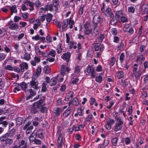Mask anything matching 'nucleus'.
<instances>
[{
  "label": "nucleus",
  "instance_id": "obj_8",
  "mask_svg": "<svg viewBox=\"0 0 148 148\" xmlns=\"http://www.w3.org/2000/svg\"><path fill=\"white\" fill-rule=\"evenodd\" d=\"M39 82L36 80H32L30 82L31 87L36 89L38 88Z\"/></svg>",
  "mask_w": 148,
  "mask_h": 148
},
{
  "label": "nucleus",
  "instance_id": "obj_37",
  "mask_svg": "<svg viewBox=\"0 0 148 148\" xmlns=\"http://www.w3.org/2000/svg\"><path fill=\"white\" fill-rule=\"evenodd\" d=\"M50 70V67L48 66H45L44 68L43 71L45 73H48Z\"/></svg>",
  "mask_w": 148,
  "mask_h": 148
},
{
  "label": "nucleus",
  "instance_id": "obj_41",
  "mask_svg": "<svg viewBox=\"0 0 148 148\" xmlns=\"http://www.w3.org/2000/svg\"><path fill=\"white\" fill-rule=\"evenodd\" d=\"M56 51L53 49H51V51H50L48 54H49V55H50L53 57H55L56 56Z\"/></svg>",
  "mask_w": 148,
  "mask_h": 148
},
{
  "label": "nucleus",
  "instance_id": "obj_14",
  "mask_svg": "<svg viewBox=\"0 0 148 148\" xmlns=\"http://www.w3.org/2000/svg\"><path fill=\"white\" fill-rule=\"evenodd\" d=\"M104 46L100 44H97L95 46V51L100 50L102 51L103 49Z\"/></svg>",
  "mask_w": 148,
  "mask_h": 148
},
{
  "label": "nucleus",
  "instance_id": "obj_56",
  "mask_svg": "<svg viewBox=\"0 0 148 148\" xmlns=\"http://www.w3.org/2000/svg\"><path fill=\"white\" fill-rule=\"evenodd\" d=\"M115 100H113L110 102V106H107V108L108 109H110L114 105V103H115Z\"/></svg>",
  "mask_w": 148,
  "mask_h": 148
},
{
  "label": "nucleus",
  "instance_id": "obj_12",
  "mask_svg": "<svg viewBox=\"0 0 148 148\" xmlns=\"http://www.w3.org/2000/svg\"><path fill=\"white\" fill-rule=\"evenodd\" d=\"M148 11V6L146 4L142 5L141 10V12L142 14H146Z\"/></svg>",
  "mask_w": 148,
  "mask_h": 148
},
{
  "label": "nucleus",
  "instance_id": "obj_22",
  "mask_svg": "<svg viewBox=\"0 0 148 148\" xmlns=\"http://www.w3.org/2000/svg\"><path fill=\"white\" fill-rule=\"evenodd\" d=\"M73 16L72 15L69 19V25L70 29H72L73 27V25L74 23V21L72 20Z\"/></svg>",
  "mask_w": 148,
  "mask_h": 148
},
{
  "label": "nucleus",
  "instance_id": "obj_17",
  "mask_svg": "<svg viewBox=\"0 0 148 148\" xmlns=\"http://www.w3.org/2000/svg\"><path fill=\"white\" fill-rule=\"evenodd\" d=\"M122 128V125L118 124L115 123L114 126V131L115 132H117L121 130Z\"/></svg>",
  "mask_w": 148,
  "mask_h": 148
},
{
  "label": "nucleus",
  "instance_id": "obj_9",
  "mask_svg": "<svg viewBox=\"0 0 148 148\" xmlns=\"http://www.w3.org/2000/svg\"><path fill=\"white\" fill-rule=\"evenodd\" d=\"M71 54L69 52L66 53H64L61 56V58L66 60V61L68 62L71 57Z\"/></svg>",
  "mask_w": 148,
  "mask_h": 148
},
{
  "label": "nucleus",
  "instance_id": "obj_18",
  "mask_svg": "<svg viewBox=\"0 0 148 148\" xmlns=\"http://www.w3.org/2000/svg\"><path fill=\"white\" fill-rule=\"evenodd\" d=\"M9 137L8 133H6L0 137V140L2 142L5 141Z\"/></svg>",
  "mask_w": 148,
  "mask_h": 148
},
{
  "label": "nucleus",
  "instance_id": "obj_36",
  "mask_svg": "<svg viewBox=\"0 0 148 148\" xmlns=\"http://www.w3.org/2000/svg\"><path fill=\"white\" fill-rule=\"evenodd\" d=\"M73 91H70L66 95V97L68 99H71L73 97Z\"/></svg>",
  "mask_w": 148,
  "mask_h": 148
},
{
  "label": "nucleus",
  "instance_id": "obj_47",
  "mask_svg": "<svg viewBox=\"0 0 148 148\" xmlns=\"http://www.w3.org/2000/svg\"><path fill=\"white\" fill-rule=\"evenodd\" d=\"M22 19L21 17L19 16H15L14 18V20L15 22H17L19 21L20 20Z\"/></svg>",
  "mask_w": 148,
  "mask_h": 148
},
{
  "label": "nucleus",
  "instance_id": "obj_60",
  "mask_svg": "<svg viewBox=\"0 0 148 148\" xmlns=\"http://www.w3.org/2000/svg\"><path fill=\"white\" fill-rule=\"evenodd\" d=\"M6 55L3 53H0V61H1L5 58Z\"/></svg>",
  "mask_w": 148,
  "mask_h": 148
},
{
  "label": "nucleus",
  "instance_id": "obj_21",
  "mask_svg": "<svg viewBox=\"0 0 148 148\" xmlns=\"http://www.w3.org/2000/svg\"><path fill=\"white\" fill-rule=\"evenodd\" d=\"M27 68L28 65L27 63L25 62H23L21 64V70L22 72H24L25 69H27Z\"/></svg>",
  "mask_w": 148,
  "mask_h": 148
},
{
  "label": "nucleus",
  "instance_id": "obj_15",
  "mask_svg": "<svg viewBox=\"0 0 148 148\" xmlns=\"http://www.w3.org/2000/svg\"><path fill=\"white\" fill-rule=\"evenodd\" d=\"M54 8L56 7H54V5H53L52 4L47 5L45 7V11L48 10L50 11H52L53 10Z\"/></svg>",
  "mask_w": 148,
  "mask_h": 148
},
{
  "label": "nucleus",
  "instance_id": "obj_25",
  "mask_svg": "<svg viewBox=\"0 0 148 148\" xmlns=\"http://www.w3.org/2000/svg\"><path fill=\"white\" fill-rule=\"evenodd\" d=\"M68 19H66L64 20L63 23L62 25V29L63 30L65 29L67 27L68 23Z\"/></svg>",
  "mask_w": 148,
  "mask_h": 148
},
{
  "label": "nucleus",
  "instance_id": "obj_61",
  "mask_svg": "<svg viewBox=\"0 0 148 148\" xmlns=\"http://www.w3.org/2000/svg\"><path fill=\"white\" fill-rule=\"evenodd\" d=\"M119 3V0H112V5H117Z\"/></svg>",
  "mask_w": 148,
  "mask_h": 148
},
{
  "label": "nucleus",
  "instance_id": "obj_10",
  "mask_svg": "<svg viewBox=\"0 0 148 148\" xmlns=\"http://www.w3.org/2000/svg\"><path fill=\"white\" fill-rule=\"evenodd\" d=\"M16 132V129L12 128L10 130L9 133H8L9 136L10 138L14 139L15 137V133Z\"/></svg>",
  "mask_w": 148,
  "mask_h": 148
},
{
  "label": "nucleus",
  "instance_id": "obj_38",
  "mask_svg": "<svg viewBox=\"0 0 148 148\" xmlns=\"http://www.w3.org/2000/svg\"><path fill=\"white\" fill-rule=\"evenodd\" d=\"M33 128V127L32 125L28 127V128L26 129V134H28L32 132V130Z\"/></svg>",
  "mask_w": 148,
  "mask_h": 148
},
{
  "label": "nucleus",
  "instance_id": "obj_53",
  "mask_svg": "<svg viewBox=\"0 0 148 148\" xmlns=\"http://www.w3.org/2000/svg\"><path fill=\"white\" fill-rule=\"evenodd\" d=\"M92 29H85L84 31V34L86 35H88L92 32Z\"/></svg>",
  "mask_w": 148,
  "mask_h": 148
},
{
  "label": "nucleus",
  "instance_id": "obj_24",
  "mask_svg": "<svg viewBox=\"0 0 148 148\" xmlns=\"http://www.w3.org/2000/svg\"><path fill=\"white\" fill-rule=\"evenodd\" d=\"M10 9L11 12V15H12L13 13H16L17 10L16 9V7L15 5H13L10 7Z\"/></svg>",
  "mask_w": 148,
  "mask_h": 148
},
{
  "label": "nucleus",
  "instance_id": "obj_46",
  "mask_svg": "<svg viewBox=\"0 0 148 148\" xmlns=\"http://www.w3.org/2000/svg\"><path fill=\"white\" fill-rule=\"evenodd\" d=\"M31 124V122L30 121H28V122L25 124L23 127V129L25 130L26 129L30 126Z\"/></svg>",
  "mask_w": 148,
  "mask_h": 148
},
{
  "label": "nucleus",
  "instance_id": "obj_50",
  "mask_svg": "<svg viewBox=\"0 0 148 148\" xmlns=\"http://www.w3.org/2000/svg\"><path fill=\"white\" fill-rule=\"evenodd\" d=\"M90 26V23L88 21H87L86 22V23L84 24V27L85 29H88L89 27Z\"/></svg>",
  "mask_w": 148,
  "mask_h": 148
},
{
  "label": "nucleus",
  "instance_id": "obj_58",
  "mask_svg": "<svg viewBox=\"0 0 148 148\" xmlns=\"http://www.w3.org/2000/svg\"><path fill=\"white\" fill-rule=\"evenodd\" d=\"M125 58V56L123 53H122L121 54L120 58L119 60L120 61V62H122L124 60Z\"/></svg>",
  "mask_w": 148,
  "mask_h": 148
},
{
  "label": "nucleus",
  "instance_id": "obj_16",
  "mask_svg": "<svg viewBox=\"0 0 148 148\" xmlns=\"http://www.w3.org/2000/svg\"><path fill=\"white\" fill-rule=\"evenodd\" d=\"M43 131L42 130H39L36 132V134L38 136V137L42 140L44 138V137L43 134Z\"/></svg>",
  "mask_w": 148,
  "mask_h": 148
},
{
  "label": "nucleus",
  "instance_id": "obj_64",
  "mask_svg": "<svg viewBox=\"0 0 148 148\" xmlns=\"http://www.w3.org/2000/svg\"><path fill=\"white\" fill-rule=\"evenodd\" d=\"M32 39L33 40H40V36L39 35H37L35 36H33L32 37Z\"/></svg>",
  "mask_w": 148,
  "mask_h": 148
},
{
  "label": "nucleus",
  "instance_id": "obj_6",
  "mask_svg": "<svg viewBox=\"0 0 148 148\" xmlns=\"http://www.w3.org/2000/svg\"><path fill=\"white\" fill-rule=\"evenodd\" d=\"M65 69H66V71L68 73L71 70L69 66H65L64 64H62L61 66V74L62 75H64L65 74Z\"/></svg>",
  "mask_w": 148,
  "mask_h": 148
},
{
  "label": "nucleus",
  "instance_id": "obj_62",
  "mask_svg": "<svg viewBox=\"0 0 148 148\" xmlns=\"http://www.w3.org/2000/svg\"><path fill=\"white\" fill-rule=\"evenodd\" d=\"M92 114L89 115L86 118V121L89 122L91 121L92 119Z\"/></svg>",
  "mask_w": 148,
  "mask_h": 148
},
{
  "label": "nucleus",
  "instance_id": "obj_43",
  "mask_svg": "<svg viewBox=\"0 0 148 148\" xmlns=\"http://www.w3.org/2000/svg\"><path fill=\"white\" fill-rule=\"evenodd\" d=\"M72 103L75 106H77L79 104L78 101L76 97L74 98L72 101Z\"/></svg>",
  "mask_w": 148,
  "mask_h": 148
},
{
  "label": "nucleus",
  "instance_id": "obj_51",
  "mask_svg": "<svg viewBox=\"0 0 148 148\" xmlns=\"http://www.w3.org/2000/svg\"><path fill=\"white\" fill-rule=\"evenodd\" d=\"M121 21L123 23H125L128 21L127 18L124 16H122L121 18Z\"/></svg>",
  "mask_w": 148,
  "mask_h": 148
},
{
  "label": "nucleus",
  "instance_id": "obj_23",
  "mask_svg": "<svg viewBox=\"0 0 148 148\" xmlns=\"http://www.w3.org/2000/svg\"><path fill=\"white\" fill-rule=\"evenodd\" d=\"M23 119L21 117H18L16 120V125H20L23 123Z\"/></svg>",
  "mask_w": 148,
  "mask_h": 148
},
{
  "label": "nucleus",
  "instance_id": "obj_49",
  "mask_svg": "<svg viewBox=\"0 0 148 148\" xmlns=\"http://www.w3.org/2000/svg\"><path fill=\"white\" fill-rule=\"evenodd\" d=\"M75 72L77 74H79L80 73V67L77 66L75 67Z\"/></svg>",
  "mask_w": 148,
  "mask_h": 148
},
{
  "label": "nucleus",
  "instance_id": "obj_30",
  "mask_svg": "<svg viewBox=\"0 0 148 148\" xmlns=\"http://www.w3.org/2000/svg\"><path fill=\"white\" fill-rule=\"evenodd\" d=\"M116 76L119 79L122 78L124 76V73L122 71H118L116 73Z\"/></svg>",
  "mask_w": 148,
  "mask_h": 148
},
{
  "label": "nucleus",
  "instance_id": "obj_33",
  "mask_svg": "<svg viewBox=\"0 0 148 148\" xmlns=\"http://www.w3.org/2000/svg\"><path fill=\"white\" fill-rule=\"evenodd\" d=\"M116 123L118 124L122 125L123 124V122L120 117H119L116 119Z\"/></svg>",
  "mask_w": 148,
  "mask_h": 148
},
{
  "label": "nucleus",
  "instance_id": "obj_11",
  "mask_svg": "<svg viewBox=\"0 0 148 148\" xmlns=\"http://www.w3.org/2000/svg\"><path fill=\"white\" fill-rule=\"evenodd\" d=\"M101 21V18L98 14H96L95 15L93 19V23H99Z\"/></svg>",
  "mask_w": 148,
  "mask_h": 148
},
{
  "label": "nucleus",
  "instance_id": "obj_2",
  "mask_svg": "<svg viewBox=\"0 0 148 148\" xmlns=\"http://www.w3.org/2000/svg\"><path fill=\"white\" fill-rule=\"evenodd\" d=\"M123 30L124 32L128 33L129 34H132L134 32L133 29L131 25L128 24L124 25Z\"/></svg>",
  "mask_w": 148,
  "mask_h": 148
},
{
  "label": "nucleus",
  "instance_id": "obj_20",
  "mask_svg": "<svg viewBox=\"0 0 148 148\" xmlns=\"http://www.w3.org/2000/svg\"><path fill=\"white\" fill-rule=\"evenodd\" d=\"M26 50H25V54L23 55V56H22L21 57L22 58L24 59L27 60H29L31 58V56L29 54L27 53L26 52Z\"/></svg>",
  "mask_w": 148,
  "mask_h": 148
},
{
  "label": "nucleus",
  "instance_id": "obj_26",
  "mask_svg": "<svg viewBox=\"0 0 148 148\" xmlns=\"http://www.w3.org/2000/svg\"><path fill=\"white\" fill-rule=\"evenodd\" d=\"M46 19L47 21L48 22L47 23L46 25L50 22L52 20V16L51 14H47L45 15Z\"/></svg>",
  "mask_w": 148,
  "mask_h": 148
},
{
  "label": "nucleus",
  "instance_id": "obj_54",
  "mask_svg": "<svg viewBox=\"0 0 148 148\" xmlns=\"http://www.w3.org/2000/svg\"><path fill=\"white\" fill-rule=\"evenodd\" d=\"M115 61V58L114 57L112 58L110 62V65L111 66H113L114 64Z\"/></svg>",
  "mask_w": 148,
  "mask_h": 148
},
{
  "label": "nucleus",
  "instance_id": "obj_1",
  "mask_svg": "<svg viewBox=\"0 0 148 148\" xmlns=\"http://www.w3.org/2000/svg\"><path fill=\"white\" fill-rule=\"evenodd\" d=\"M104 3H103V7L101 8V10L102 12L104 13L105 15L109 17H112L114 16V15L112 12L110 8H108L106 10H105L104 9Z\"/></svg>",
  "mask_w": 148,
  "mask_h": 148
},
{
  "label": "nucleus",
  "instance_id": "obj_57",
  "mask_svg": "<svg viewBox=\"0 0 148 148\" xmlns=\"http://www.w3.org/2000/svg\"><path fill=\"white\" fill-rule=\"evenodd\" d=\"M125 143L126 145L129 144L131 142L130 140L129 137L126 138L125 139Z\"/></svg>",
  "mask_w": 148,
  "mask_h": 148
},
{
  "label": "nucleus",
  "instance_id": "obj_59",
  "mask_svg": "<svg viewBox=\"0 0 148 148\" xmlns=\"http://www.w3.org/2000/svg\"><path fill=\"white\" fill-rule=\"evenodd\" d=\"M75 137H76V139L77 140L80 141L82 139V137L79 134H77L75 135Z\"/></svg>",
  "mask_w": 148,
  "mask_h": 148
},
{
  "label": "nucleus",
  "instance_id": "obj_32",
  "mask_svg": "<svg viewBox=\"0 0 148 148\" xmlns=\"http://www.w3.org/2000/svg\"><path fill=\"white\" fill-rule=\"evenodd\" d=\"M26 4L27 5L29 6L30 7V10L31 11L34 10V3L30 1H28L26 2Z\"/></svg>",
  "mask_w": 148,
  "mask_h": 148
},
{
  "label": "nucleus",
  "instance_id": "obj_19",
  "mask_svg": "<svg viewBox=\"0 0 148 148\" xmlns=\"http://www.w3.org/2000/svg\"><path fill=\"white\" fill-rule=\"evenodd\" d=\"M35 21L37 23H35L34 25L33 28L34 29L36 30L38 29V27L41 25V23H40V20L36 19Z\"/></svg>",
  "mask_w": 148,
  "mask_h": 148
},
{
  "label": "nucleus",
  "instance_id": "obj_39",
  "mask_svg": "<svg viewBox=\"0 0 148 148\" xmlns=\"http://www.w3.org/2000/svg\"><path fill=\"white\" fill-rule=\"evenodd\" d=\"M56 51L58 53H60L62 52V48L61 44H59L58 45Z\"/></svg>",
  "mask_w": 148,
  "mask_h": 148
},
{
  "label": "nucleus",
  "instance_id": "obj_42",
  "mask_svg": "<svg viewBox=\"0 0 148 148\" xmlns=\"http://www.w3.org/2000/svg\"><path fill=\"white\" fill-rule=\"evenodd\" d=\"M53 23L54 24L56 25L59 28H61V25L60 22L56 20H55L53 21Z\"/></svg>",
  "mask_w": 148,
  "mask_h": 148
},
{
  "label": "nucleus",
  "instance_id": "obj_27",
  "mask_svg": "<svg viewBox=\"0 0 148 148\" xmlns=\"http://www.w3.org/2000/svg\"><path fill=\"white\" fill-rule=\"evenodd\" d=\"M57 82V79L55 77H53L50 80L49 82L50 85L52 86L55 85Z\"/></svg>",
  "mask_w": 148,
  "mask_h": 148
},
{
  "label": "nucleus",
  "instance_id": "obj_55",
  "mask_svg": "<svg viewBox=\"0 0 148 148\" xmlns=\"http://www.w3.org/2000/svg\"><path fill=\"white\" fill-rule=\"evenodd\" d=\"M41 54L42 55V56L43 57H46L49 56V54L47 51H42V52Z\"/></svg>",
  "mask_w": 148,
  "mask_h": 148
},
{
  "label": "nucleus",
  "instance_id": "obj_44",
  "mask_svg": "<svg viewBox=\"0 0 148 148\" xmlns=\"http://www.w3.org/2000/svg\"><path fill=\"white\" fill-rule=\"evenodd\" d=\"M128 12L131 13H133L135 11V8L134 7L131 6L128 7Z\"/></svg>",
  "mask_w": 148,
  "mask_h": 148
},
{
  "label": "nucleus",
  "instance_id": "obj_3",
  "mask_svg": "<svg viewBox=\"0 0 148 148\" xmlns=\"http://www.w3.org/2000/svg\"><path fill=\"white\" fill-rule=\"evenodd\" d=\"M57 136H58L57 140L58 146V148H61L64 144L63 142L64 137L60 133H59L57 134Z\"/></svg>",
  "mask_w": 148,
  "mask_h": 148
},
{
  "label": "nucleus",
  "instance_id": "obj_28",
  "mask_svg": "<svg viewBox=\"0 0 148 148\" xmlns=\"http://www.w3.org/2000/svg\"><path fill=\"white\" fill-rule=\"evenodd\" d=\"M14 139L12 138H8L5 141V144L6 145H10L13 143V140Z\"/></svg>",
  "mask_w": 148,
  "mask_h": 148
},
{
  "label": "nucleus",
  "instance_id": "obj_40",
  "mask_svg": "<svg viewBox=\"0 0 148 148\" xmlns=\"http://www.w3.org/2000/svg\"><path fill=\"white\" fill-rule=\"evenodd\" d=\"M77 44L76 42H71L70 44V48H73L74 49H76L77 47Z\"/></svg>",
  "mask_w": 148,
  "mask_h": 148
},
{
  "label": "nucleus",
  "instance_id": "obj_13",
  "mask_svg": "<svg viewBox=\"0 0 148 148\" xmlns=\"http://www.w3.org/2000/svg\"><path fill=\"white\" fill-rule=\"evenodd\" d=\"M42 102V100H40L38 102H37L34 103L33 106L32 107L33 110H36V109L38 108L40 103H41Z\"/></svg>",
  "mask_w": 148,
  "mask_h": 148
},
{
  "label": "nucleus",
  "instance_id": "obj_35",
  "mask_svg": "<svg viewBox=\"0 0 148 148\" xmlns=\"http://www.w3.org/2000/svg\"><path fill=\"white\" fill-rule=\"evenodd\" d=\"M143 85L145 86H148V75H146L144 79Z\"/></svg>",
  "mask_w": 148,
  "mask_h": 148
},
{
  "label": "nucleus",
  "instance_id": "obj_5",
  "mask_svg": "<svg viewBox=\"0 0 148 148\" xmlns=\"http://www.w3.org/2000/svg\"><path fill=\"white\" fill-rule=\"evenodd\" d=\"M87 72L90 74L93 77H95L96 75V72L93 68L90 66H88L87 68Z\"/></svg>",
  "mask_w": 148,
  "mask_h": 148
},
{
  "label": "nucleus",
  "instance_id": "obj_31",
  "mask_svg": "<svg viewBox=\"0 0 148 148\" xmlns=\"http://www.w3.org/2000/svg\"><path fill=\"white\" fill-rule=\"evenodd\" d=\"M145 60V58L142 55H140L137 58V61L140 64L141 63L143 60Z\"/></svg>",
  "mask_w": 148,
  "mask_h": 148
},
{
  "label": "nucleus",
  "instance_id": "obj_45",
  "mask_svg": "<svg viewBox=\"0 0 148 148\" xmlns=\"http://www.w3.org/2000/svg\"><path fill=\"white\" fill-rule=\"evenodd\" d=\"M122 14L123 12L121 11H118L116 12V16L118 18H121V16H122Z\"/></svg>",
  "mask_w": 148,
  "mask_h": 148
},
{
  "label": "nucleus",
  "instance_id": "obj_63",
  "mask_svg": "<svg viewBox=\"0 0 148 148\" xmlns=\"http://www.w3.org/2000/svg\"><path fill=\"white\" fill-rule=\"evenodd\" d=\"M46 89H47V88L46 87V85L45 83H43L42 84V91L43 92H45L46 91Z\"/></svg>",
  "mask_w": 148,
  "mask_h": 148
},
{
  "label": "nucleus",
  "instance_id": "obj_48",
  "mask_svg": "<svg viewBox=\"0 0 148 148\" xmlns=\"http://www.w3.org/2000/svg\"><path fill=\"white\" fill-rule=\"evenodd\" d=\"M20 86L23 90H25L27 87V84L25 82L21 83Z\"/></svg>",
  "mask_w": 148,
  "mask_h": 148
},
{
  "label": "nucleus",
  "instance_id": "obj_7",
  "mask_svg": "<svg viewBox=\"0 0 148 148\" xmlns=\"http://www.w3.org/2000/svg\"><path fill=\"white\" fill-rule=\"evenodd\" d=\"M115 122V121L113 119H108L106 125V129L108 130L111 129L112 127L111 124H113Z\"/></svg>",
  "mask_w": 148,
  "mask_h": 148
},
{
  "label": "nucleus",
  "instance_id": "obj_52",
  "mask_svg": "<svg viewBox=\"0 0 148 148\" xmlns=\"http://www.w3.org/2000/svg\"><path fill=\"white\" fill-rule=\"evenodd\" d=\"M5 69L6 70L12 71L13 70V68L10 65H7L5 66Z\"/></svg>",
  "mask_w": 148,
  "mask_h": 148
},
{
  "label": "nucleus",
  "instance_id": "obj_4",
  "mask_svg": "<svg viewBox=\"0 0 148 148\" xmlns=\"http://www.w3.org/2000/svg\"><path fill=\"white\" fill-rule=\"evenodd\" d=\"M9 28L12 30H17L19 28L18 25L16 23H14L12 21H10L8 23Z\"/></svg>",
  "mask_w": 148,
  "mask_h": 148
},
{
  "label": "nucleus",
  "instance_id": "obj_34",
  "mask_svg": "<svg viewBox=\"0 0 148 148\" xmlns=\"http://www.w3.org/2000/svg\"><path fill=\"white\" fill-rule=\"evenodd\" d=\"M118 140V138L117 137L114 138L112 139L111 142L114 146H116Z\"/></svg>",
  "mask_w": 148,
  "mask_h": 148
},
{
  "label": "nucleus",
  "instance_id": "obj_29",
  "mask_svg": "<svg viewBox=\"0 0 148 148\" xmlns=\"http://www.w3.org/2000/svg\"><path fill=\"white\" fill-rule=\"evenodd\" d=\"M103 74L101 73L99 76H97L95 78V81L97 82L101 83L102 80V77L101 75Z\"/></svg>",
  "mask_w": 148,
  "mask_h": 148
}]
</instances>
